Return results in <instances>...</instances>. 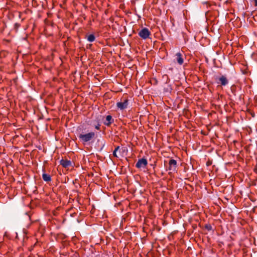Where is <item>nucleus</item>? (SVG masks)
Wrapping results in <instances>:
<instances>
[{"label":"nucleus","instance_id":"nucleus-13","mask_svg":"<svg viewBox=\"0 0 257 257\" xmlns=\"http://www.w3.org/2000/svg\"><path fill=\"white\" fill-rule=\"evenodd\" d=\"M113 155L114 157H115L116 158L118 157L117 155H116V152L115 151H113Z\"/></svg>","mask_w":257,"mask_h":257},{"label":"nucleus","instance_id":"nucleus-12","mask_svg":"<svg viewBox=\"0 0 257 257\" xmlns=\"http://www.w3.org/2000/svg\"><path fill=\"white\" fill-rule=\"evenodd\" d=\"M100 125L99 124H98L97 125H96L95 126V128L97 130H100Z\"/></svg>","mask_w":257,"mask_h":257},{"label":"nucleus","instance_id":"nucleus-2","mask_svg":"<svg viewBox=\"0 0 257 257\" xmlns=\"http://www.w3.org/2000/svg\"><path fill=\"white\" fill-rule=\"evenodd\" d=\"M216 83L221 86H225L228 84V80L225 75H222L215 78Z\"/></svg>","mask_w":257,"mask_h":257},{"label":"nucleus","instance_id":"nucleus-10","mask_svg":"<svg viewBox=\"0 0 257 257\" xmlns=\"http://www.w3.org/2000/svg\"><path fill=\"white\" fill-rule=\"evenodd\" d=\"M42 178L46 182H49L51 180L50 175L46 173H43L42 174Z\"/></svg>","mask_w":257,"mask_h":257},{"label":"nucleus","instance_id":"nucleus-15","mask_svg":"<svg viewBox=\"0 0 257 257\" xmlns=\"http://www.w3.org/2000/svg\"><path fill=\"white\" fill-rule=\"evenodd\" d=\"M119 148H120L119 146H117V147L115 148V149H114V151H115L117 152V151L119 149Z\"/></svg>","mask_w":257,"mask_h":257},{"label":"nucleus","instance_id":"nucleus-6","mask_svg":"<svg viewBox=\"0 0 257 257\" xmlns=\"http://www.w3.org/2000/svg\"><path fill=\"white\" fill-rule=\"evenodd\" d=\"M174 62L180 65H182L184 63V56L183 54L180 52L177 53L175 55Z\"/></svg>","mask_w":257,"mask_h":257},{"label":"nucleus","instance_id":"nucleus-1","mask_svg":"<svg viewBox=\"0 0 257 257\" xmlns=\"http://www.w3.org/2000/svg\"><path fill=\"white\" fill-rule=\"evenodd\" d=\"M95 137V134L94 132H89L85 134H80L79 136V138L81 142L85 144V143L90 142L92 140L94 139Z\"/></svg>","mask_w":257,"mask_h":257},{"label":"nucleus","instance_id":"nucleus-3","mask_svg":"<svg viewBox=\"0 0 257 257\" xmlns=\"http://www.w3.org/2000/svg\"><path fill=\"white\" fill-rule=\"evenodd\" d=\"M128 105V100L126 98H122L120 102L116 103L117 107L120 110H123L127 107Z\"/></svg>","mask_w":257,"mask_h":257},{"label":"nucleus","instance_id":"nucleus-9","mask_svg":"<svg viewBox=\"0 0 257 257\" xmlns=\"http://www.w3.org/2000/svg\"><path fill=\"white\" fill-rule=\"evenodd\" d=\"M71 164V162L68 160L62 159L60 161V164L64 168L70 166Z\"/></svg>","mask_w":257,"mask_h":257},{"label":"nucleus","instance_id":"nucleus-7","mask_svg":"<svg viewBox=\"0 0 257 257\" xmlns=\"http://www.w3.org/2000/svg\"><path fill=\"white\" fill-rule=\"evenodd\" d=\"M177 167V162L174 159H170L169 161L168 170L171 172H175Z\"/></svg>","mask_w":257,"mask_h":257},{"label":"nucleus","instance_id":"nucleus-4","mask_svg":"<svg viewBox=\"0 0 257 257\" xmlns=\"http://www.w3.org/2000/svg\"><path fill=\"white\" fill-rule=\"evenodd\" d=\"M138 35L142 39H146L149 37L151 33L148 28H144L139 32Z\"/></svg>","mask_w":257,"mask_h":257},{"label":"nucleus","instance_id":"nucleus-5","mask_svg":"<svg viewBox=\"0 0 257 257\" xmlns=\"http://www.w3.org/2000/svg\"><path fill=\"white\" fill-rule=\"evenodd\" d=\"M148 165V161L145 158L139 159L136 164V167L138 169L145 168Z\"/></svg>","mask_w":257,"mask_h":257},{"label":"nucleus","instance_id":"nucleus-11","mask_svg":"<svg viewBox=\"0 0 257 257\" xmlns=\"http://www.w3.org/2000/svg\"><path fill=\"white\" fill-rule=\"evenodd\" d=\"M87 40L89 42H93L95 40V37L93 34H90L87 37Z\"/></svg>","mask_w":257,"mask_h":257},{"label":"nucleus","instance_id":"nucleus-16","mask_svg":"<svg viewBox=\"0 0 257 257\" xmlns=\"http://www.w3.org/2000/svg\"><path fill=\"white\" fill-rule=\"evenodd\" d=\"M254 2L255 6L257 7V0H253Z\"/></svg>","mask_w":257,"mask_h":257},{"label":"nucleus","instance_id":"nucleus-14","mask_svg":"<svg viewBox=\"0 0 257 257\" xmlns=\"http://www.w3.org/2000/svg\"><path fill=\"white\" fill-rule=\"evenodd\" d=\"M206 228H207V229H208V230H211V226L210 225H206Z\"/></svg>","mask_w":257,"mask_h":257},{"label":"nucleus","instance_id":"nucleus-8","mask_svg":"<svg viewBox=\"0 0 257 257\" xmlns=\"http://www.w3.org/2000/svg\"><path fill=\"white\" fill-rule=\"evenodd\" d=\"M113 121V119L110 115L106 116L105 120L103 122L104 124L107 126L110 125Z\"/></svg>","mask_w":257,"mask_h":257}]
</instances>
